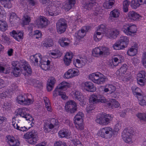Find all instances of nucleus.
<instances>
[{"label":"nucleus","instance_id":"c03bdc74","mask_svg":"<svg viewBox=\"0 0 146 146\" xmlns=\"http://www.w3.org/2000/svg\"><path fill=\"white\" fill-rule=\"evenodd\" d=\"M31 20L30 17L29 16L27 15H25L23 16V20L22 24L24 25L28 24L30 22Z\"/></svg>","mask_w":146,"mask_h":146},{"label":"nucleus","instance_id":"4468645a","mask_svg":"<svg viewBox=\"0 0 146 146\" xmlns=\"http://www.w3.org/2000/svg\"><path fill=\"white\" fill-rule=\"evenodd\" d=\"M42 55L39 53L36 54L34 55L31 56L30 57V61L35 66L38 65V62H41L42 60Z\"/></svg>","mask_w":146,"mask_h":146},{"label":"nucleus","instance_id":"c85d7f7f","mask_svg":"<svg viewBox=\"0 0 146 146\" xmlns=\"http://www.w3.org/2000/svg\"><path fill=\"white\" fill-rule=\"evenodd\" d=\"M59 137L60 138L69 137V133L68 129H63L58 132Z\"/></svg>","mask_w":146,"mask_h":146},{"label":"nucleus","instance_id":"a211bd4d","mask_svg":"<svg viewBox=\"0 0 146 146\" xmlns=\"http://www.w3.org/2000/svg\"><path fill=\"white\" fill-rule=\"evenodd\" d=\"M87 28L86 26L84 27L76 33L75 35L76 38L79 39L83 38L86 34V32L88 31Z\"/></svg>","mask_w":146,"mask_h":146},{"label":"nucleus","instance_id":"4be33fe9","mask_svg":"<svg viewBox=\"0 0 146 146\" xmlns=\"http://www.w3.org/2000/svg\"><path fill=\"white\" fill-rule=\"evenodd\" d=\"M110 28V27L108 28L105 25L101 24L98 26L97 31L98 32H100L101 34L102 33L105 34L107 36V34L108 33Z\"/></svg>","mask_w":146,"mask_h":146},{"label":"nucleus","instance_id":"3c124183","mask_svg":"<svg viewBox=\"0 0 146 146\" xmlns=\"http://www.w3.org/2000/svg\"><path fill=\"white\" fill-rule=\"evenodd\" d=\"M92 53L95 54L96 56H101V46L96 48L93 50Z\"/></svg>","mask_w":146,"mask_h":146},{"label":"nucleus","instance_id":"774afa93","mask_svg":"<svg viewBox=\"0 0 146 146\" xmlns=\"http://www.w3.org/2000/svg\"><path fill=\"white\" fill-rule=\"evenodd\" d=\"M74 146H83L80 141L77 140H74Z\"/></svg>","mask_w":146,"mask_h":146},{"label":"nucleus","instance_id":"473e14b6","mask_svg":"<svg viewBox=\"0 0 146 146\" xmlns=\"http://www.w3.org/2000/svg\"><path fill=\"white\" fill-rule=\"evenodd\" d=\"M74 97L75 98V100H84L86 99V96L80 94V92L78 91L75 92Z\"/></svg>","mask_w":146,"mask_h":146},{"label":"nucleus","instance_id":"338daca9","mask_svg":"<svg viewBox=\"0 0 146 146\" xmlns=\"http://www.w3.org/2000/svg\"><path fill=\"white\" fill-rule=\"evenodd\" d=\"M121 125V122L119 121H117V124L115 125V130L118 131L120 128Z\"/></svg>","mask_w":146,"mask_h":146},{"label":"nucleus","instance_id":"58836bf2","mask_svg":"<svg viewBox=\"0 0 146 146\" xmlns=\"http://www.w3.org/2000/svg\"><path fill=\"white\" fill-rule=\"evenodd\" d=\"M141 5L139 0H132L131 3L130 5L133 9H136Z\"/></svg>","mask_w":146,"mask_h":146},{"label":"nucleus","instance_id":"a878e982","mask_svg":"<svg viewBox=\"0 0 146 146\" xmlns=\"http://www.w3.org/2000/svg\"><path fill=\"white\" fill-rule=\"evenodd\" d=\"M110 102H109V101H107L106 103L107 104L106 106L109 108H111L112 109L114 108L118 107L120 104L117 101H110Z\"/></svg>","mask_w":146,"mask_h":146},{"label":"nucleus","instance_id":"c756f323","mask_svg":"<svg viewBox=\"0 0 146 146\" xmlns=\"http://www.w3.org/2000/svg\"><path fill=\"white\" fill-rule=\"evenodd\" d=\"M116 90L115 86L112 85H107L105 86L104 91L106 92H108L109 93L111 94L114 92Z\"/></svg>","mask_w":146,"mask_h":146},{"label":"nucleus","instance_id":"864d4df0","mask_svg":"<svg viewBox=\"0 0 146 146\" xmlns=\"http://www.w3.org/2000/svg\"><path fill=\"white\" fill-rule=\"evenodd\" d=\"M102 37V34L100 32L97 31L96 34H95L94 36V40L96 41H98L101 39Z\"/></svg>","mask_w":146,"mask_h":146},{"label":"nucleus","instance_id":"6e6d98bb","mask_svg":"<svg viewBox=\"0 0 146 146\" xmlns=\"http://www.w3.org/2000/svg\"><path fill=\"white\" fill-rule=\"evenodd\" d=\"M1 3L5 8L9 9L11 8L12 6L11 2L9 1H8L4 2L3 3H2V2H1Z\"/></svg>","mask_w":146,"mask_h":146},{"label":"nucleus","instance_id":"b1692460","mask_svg":"<svg viewBox=\"0 0 146 146\" xmlns=\"http://www.w3.org/2000/svg\"><path fill=\"white\" fill-rule=\"evenodd\" d=\"M140 17L139 14L133 11H129L127 17L128 19L134 21L139 19Z\"/></svg>","mask_w":146,"mask_h":146},{"label":"nucleus","instance_id":"412c9836","mask_svg":"<svg viewBox=\"0 0 146 146\" xmlns=\"http://www.w3.org/2000/svg\"><path fill=\"white\" fill-rule=\"evenodd\" d=\"M83 85L88 91L90 92H94L96 90V88L94 86L92 82H85L83 83Z\"/></svg>","mask_w":146,"mask_h":146},{"label":"nucleus","instance_id":"a19ab883","mask_svg":"<svg viewBox=\"0 0 146 146\" xmlns=\"http://www.w3.org/2000/svg\"><path fill=\"white\" fill-rule=\"evenodd\" d=\"M130 3V2L127 0H125L123 1V9L124 12H127L128 11V7Z\"/></svg>","mask_w":146,"mask_h":146},{"label":"nucleus","instance_id":"603ef678","mask_svg":"<svg viewBox=\"0 0 146 146\" xmlns=\"http://www.w3.org/2000/svg\"><path fill=\"white\" fill-rule=\"evenodd\" d=\"M118 40L113 44L112 46V47L114 50H119L123 49V48H122Z\"/></svg>","mask_w":146,"mask_h":146},{"label":"nucleus","instance_id":"6ab92c4d","mask_svg":"<svg viewBox=\"0 0 146 146\" xmlns=\"http://www.w3.org/2000/svg\"><path fill=\"white\" fill-rule=\"evenodd\" d=\"M119 33V31L117 30L110 28L107 36L109 38H115Z\"/></svg>","mask_w":146,"mask_h":146},{"label":"nucleus","instance_id":"423d86ee","mask_svg":"<svg viewBox=\"0 0 146 146\" xmlns=\"http://www.w3.org/2000/svg\"><path fill=\"white\" fill-rule=\"evenodd\" d=\"M38 133L35 131L28 132L24 135L25 138L28 139V142L31 144H35L38 140Z\"/></svg>","mask_w":146,"mask_h":146},{"label":"nucleus","instance_id":"680f3d73","mask_svg":"<svg viewBox=\"0 0 146 146\" xmlns=\"http://www.w3.org/2000/svg\"><path fill=\"white\" fill-rule=\"evenodd\" d=\"M55 82V78L53 77H51L49 78L47 83L54 86Z\"/></svg>","mask_w":146,"mask_h":146},{"label":"nucleus","instance_id":"052dcab7","mask_svg":"<svg viewBox=\"0 0 146 146\" xmlns=\"http://www.w3.org/2000/svg\"><path fill=\"white\" fill-rule=\"evenodd\" d=\"M108 80V78H106L105 76L103 77L99 78L98 82H97V84H102L105 82L106 81Z\"/></svg>","mask_w":146,"mask_h":146},{"label":"nucleus","instance_id":"79ce46f5","mask_svg":"<svg viewBox=\"0 0 146 146\" xmlns=\"http://www.w3.org/2000/svg\"><path fill=\"white\" fill-rule=\"evenodd\" d=\"M55 7L48 5L47 7V11H48L49 15L51 16L55 15L53 12L55 10Z\"/></svg>","mask_w":146,"mask_h":146},{"label":"nucleus","instance_id":"9b49d317","mask_svg":"<svg viewBox=\"0 0 146 146\" xmlns=\"http://www.w3.org/2000/svg\"><path fill=\"white\" fill-rule=\"evenodd\" d=\"M68 84L67 82L64 81L59 84L53 92V97H56L58 95L60 96L62 92L61 90H66Z\"/></svg>","mask_w":146,"mask_h":146},{"label":"nucleus","instance_id":"5fc2aeb1","mask_svg":"<svg viewBox=\"0 0 146 146\" xmlns=\"http://www.w3.org/2000/svg\"><path fill=\"white\" fill-rule=\"evenodd\" d=\"M75 3L68 1V3L66 4L65 7L68 10H69L74 6Z\"/></svg>","mask_w":146,"mask_h":146},{"label":"nucleus","instance_id":"cd10ccee","mask_svg":"<svg viewBox=\"0 0 146 146\" xmlns=\"http://www.w3.org/2000/svg\"><path fill=\"white\" fill-rule=\"evenodd\" d=\"M43 125V129L46 133L49 132L54 128L50 123L47 121H44Z\"/></svg>","mask_w":146,"mask_h":146},{"label":"nucleus","instance_id":"09e8293b","mask_svg":"<svg viewBox=\"0 0 146 146\" xmlns=\"http://www.w3.org/2000/svg\"><path fill=\"white\" fill-rule=\"evenodd\" d=\"M1 30L2 31H5L7 29V24L6 22L2 21L1 20Z\"/></svg>","mask_w":146,"mask_h":146},{"label":"nucleus","instance_id":"2f4dec72","mask_svg":"<svg viewBox=\"0 0 146 146\" xmlns=\"http://www.w3.org/2000/svg\"><path fill=\"white\" fill-rule=\"evenodd\" d=\"M101 56H107L109 55L110 54L109 48L107 47L101 46Z\"/></svg>","mask_w":146,"mask_h":146},{"label":"nucleus","instance_id":"13d9d810","mask_svg":"<svg viewBox=\"0 0 146 146\" xmlns=\"http://www.w3.org/2000/svg\"><path fill=\"white\" fill-rule=\"evenodd\" d=\"M21 70L18 67L14 68L12 72L15 76L17 77L20 74Z\"/></svg>","mask_w":146,"mask_h":146},{"label":"nucleus","instance_id":"e2e57ef3","mask_svg":"<svg viewBox=\"0 0 146 146\" xmlns=\"http://www.w3.org/2000/svg\"><path fill=\"white\" fill-rule=\"evenodd\" d=\"M45 103V107L48 111H51V108L50 103L49 101H44Z\"/></svg>","mask_w":146,"mask_h":146},{"label":"nucleus","instance_id":"37998d69","mask_svg":"<svg viewBox=\"0 0 146 146\" xmlns=\"http://www.w3.org/2000/svg\"><path fill=\"white\" fill-rule=\"evenodd\" d=\"M137 117L140 120L143 121H146V114L145 113H138L136 114Z\"/></svg>","mask_w":146,"mask_h":146},{"label":"nucleus","instance_id":"f8f14e48","mask_svg":"<svg viewBox=\"0 0 146 146\" xmlns=\"http://www.w3.org/2000/svg\"><path fill=\"white\" fill-rule=\"evenodd\" d=\"M137 82L141 86H143L146 81V72L144 71H140L137 74Z\"/></svg>","mask_w":146,"mask_h":146},{"label":"nucleus","instance_id":"39448f33","mask_svg":"<svg viewBox=\"0 0 146 146\" xmlns=\"http://www.w3.org/2000/svg\"><path fill=\"white\" fill-rule=\"evenodd\" d=\"M114 132V130L111 127H105L100 129L99 134L102 137L108 139L112 136Z\"/></svg>","mask_w":146,"mask_h":146},{"label":"nucleus","instance_id":"9d476101","mask_svg":"<svg viewBox=\"0 0 146 146\" xmlns=\"http://www.w3.org/2000/svg\"><path fill=\"white\" fill-rule=\"evenodd\" d=\"M122 30L127 35H131L136 33L137 28L136 26L134 25L127 24L123 26Z\"/></svg>","mask_w":146,"mask_h":146},{"label":"nucleus","instance_id":"ddd939ff","mask_svg":"<svg viewBox=\"0 0 146 146\" xmlns=\"http://www.w3.org/2000/svg\"><path fill=\"white\" fill-rule=\"evenodd\" d=\"M6 140L10 146H19L20 143L18 140L15 139V138L10 135L6 136Z\"/></svg>","mask_w":146,"mask_h":146},{"label":"nucleus","instance_id":"7c9ffc66","mask_svg":"<svg viewBox=\"0 0 146 146\" xmlns=\"http://www.w3.org/2000/svg\"><path fill=\"white\" fill-rule=\"evenodd\" d=\"M41 63L40 67L41 68L45 70H48L50 68V61L47 60L46 61H43Z\"/></svg>","mask_w":146,"mask_h":146},{"label":"nucleus","instance_id":"de8ad7c7","mask_svg":"<svg viewBox=\"0 0 146 146\" xmlns=\"http://www.w3.org/2000/svg\"><path fill=\"white\" fill-rule=\"evenodd\" d=\"M76 128L79 130H81L84 129V126L83 125V122H80V121L77 122H74Z\"/></svg>","mask_w":146,"mask_h":146},{"label":"nucleus","instance_id":"f704fd0d","mask_svg":"<svg viewBox=\"0 0 146 146\" xmlns=\"http://www.w3.org/2000/svg\"><path fill=\"white\" fill-rule=\"evenodd\" d=\"M120 15L119 11L118 9H115L110 12L109 18H111L112 17L115 18H118Z\"/></svg>","mask_w":146,"mask_h":146},{"label":"nucleus","instance_id":"7ed1b4c3","mask_svg":"<svg viewBox=\"0 0 146 146\" xmlns=\"http://www.w3.org/2000/svg\"><path fill=\"white\" fill-rule=\"evenodd\" d=\"M133 133L134 131L132 127H129L125 129L122 133V139L123 141L127 143H132V137Z\"/></svg>","mask_w":146,"mask_h":146},{"label":"nucleus","instance_id":"bb28decb","mask_svg":"<svg viewBox=\"0 0 146 146\" xmlns=\"http://www.w3.org/2000/svg\"><path fill=\"white\" fill-rule=\"evenodd\" d=\"M89 98V100H106L103 96L99 94H93L90 95Z\"/></svg>","mask_w":146,"mask_h":146},{"label":"nucleus","instance_id":"49530a36","mask_svg":"<svg viewBox=\"0 0 146 146\" xmlns=\"http://www.w3.org/2000/svg\"><path fill=\"white\" fill-rule=\"evenodd\" d=\"M132 88L133 93L134 95H136L137 96H142V94L140 92L141 90L139 88L137 87H133Z\"/></svg>","mask_w":146,"mask_h":146},{"label":"nucleus","instance_id":"c9c22d12","mask_svg":"<svg viewBox=\"0 0 146 146\" xmlns=\"http://www.w3.org/2000/svg\"><path fill=\"white\" fill-rule=\"evenodd\" d=\"M84 116V113L82 112H78L74 117L75 120L74 122L80 121V122H83L82 117Z\"/></svg>","mask_w":146,"mask_h":146},{"label":"nucleus","instance_id":"0eeeda50","mask_svg":"<svg viewBox=\"0 0 146 146\" xmlns=\"http://www.w3.org/2000/svg\"><path fill=\"white\" fill-rule=\"evenodd\" d=\"M113 118V115H112L106 114L97 118L96 121L101 125H106L110 122Z\"/></svg>","mask_w":146,"mask_h":146},{"label":"nucleus","instance_id":"ea45409f","mask_svg":"<svg viewBox=\"0 0 146 146\" xmlns=\"http://www.w3.org/2000/svg\"><path fill=\"white\" fill-rule=\"evenodd\" d=\"M49 122L53 128L58 126L60 124V122L58 121V120L54 118L50 119Z\"/></svg>","mask_w":146,"mask_h":146},{"label":"nucleus","instance_id":"72a5a7b5","mask_svg":"<svg viewBox=\"0 0 146 146\" xmlns=\"http://www.w3.org/2000/svg\"><path fill=\"white\" fill-rule=\"evenodd\" d=\"M115 1L114 0H106L103 5L106 8L110 9L114 5Z\"/></svg>","mask_w":146,"mask_h":146},{"label":"nucleus","instance_id":"aec40b11","mask_svg":"<svg viewBox=\"0 0 146 146\" xmlns=\"http://www.w3.org/2000/svg\"><path fill=\"white\" fill-rule=\"evenodd\" d=\"M118 40L123 49L127 47L129 43V40L128 38L127 37L121 36L120 39Z\"/></svg>","mask_w":146,"mask_h":146},{"label":"nucleus","instance_id":"0e129e2a","mask_svg":"<svg viewBox=\"0 0 146 146\" xmlns=\"http://www.w3.org/2000/svg\"><path fill=\"white\" fill-rule=\"evenodd\" d=\"M141 62L143 65L146 68V52L143 53Z\"/></svg>","mask_w":146,"mask_h":146},{"label":"nucleus","instance_id":"f257e3e1","mask_svg":"<svg viewBox=\"0 0 146 146\" xmlns=\"http://www.w3.org/2000/svg\"><path fill=\"white\" fill-rule=\"evenodd\" d=\"M16 114L15 117L14 116L12 118V125L14 128L18 130L20 127L18 125V124L16 123H14V120H15V118L18 116L26 119V120L28 121V123L31 125V127L33 126L34 125L35 120L30 114L27 113L24 111L22 108H19L16 111Z\"/></svg>","mask_w":146,"mask_h":146},{"label":"nucleus","instance_id":"5701e85b","mask_svg":"<svg viewBox=\"0 0 146 146\" xmlns=\"http://www.w3.org/2000/svg\"><path fill=\"white\" fill-rule=\"evenodd\" d=\"M10 72L9 66L5 63L1 62V73L5 74L9 73Z\"/></svg>","mask_w":146,"mask_h":146},{"label":"nucleus","instance_id":"69168bd1","mask_svg":"<svg viewBox=\"0 0 146 146\" xmlns=\"http://www.w3.org/2000/svg\"><path fill=\"white\" fill-rule=\"evenodd\" d=\"M54 146H67L66 143L64 142L59 141H57L54 144Z\"/></svg>","mask_w":146,"mask_h":146},{"label":"nucleus","instance_id":"bf43d9fd","mask_svg":"<svg viewBox=\"0 0 146 146\" xmlns=\"http://www.w3.org/2000/svg\"><path fill=\"white\" fill-rule=\"evenodd\" d=\"M69 72L73 77L78 76L79 74V72L78 70L76 71L74 69L69 70Z\"/></svg>","mask_w":146,"mask_h":146},{"label":"nucleus","instance_id":"e433bc0d","mask_svg":"<svg viewBox=\"0 0 146 146\" xmlns=\"http://www.w3.org/2000/svg\"><path fill=\"white\" fill-rule=\"evenodd\" d=\"M68 40V39L64 37H62L59 39L58 42L62 46L64 47L69 45V43L67 42Z\"/></svg>","mask_w":146,"mask_h":146},{"label":"nucleus","instance_id":"a18cd8bd","mask_svg":"<svg viewBox=\"0 0 146 146\" xmlns=\"http://www.w3.org/2000/svg\"><path fill=\"white\" fill-rule=\"evenodd\" d=\"M90 79L93 81L94 82L97 84V82L98 81L99 78L98 76H96L95 74L92 73L90 74L89 75Z\"/></svg>","mask_w":146,"mask_h":146},{"label":"nucleus","instance_id":"4c0bfd02","mask_svg":"<svg viewBox=\"0 0 146 146\" xmlns=\"http://www.w3.org/2000/svg\"><path fill=\"white\" fill-rule=\"evenodd\" d=\"M127 65L126 64H123L122 66H121L120 68L117 71L116 74L118 75L125 74L127 70Z\"/></svg>","mask_w":146,"mask_h":146},{"label":"nucleus","instance_id":"6e6552de","mask_svg":"<svg viewBox=\"0 0 146 146\" xmlns=\"http://www.w3.org/2000/svg\"><path fill=\"white\" fill-rule=\"evenodd\" d=\"M56 27L57 31L59 34L64 33L67 27L66 21L63 18L60 19L56 23Z\"/></svg>","mask_w":146,"mask_h":146},{"label":"nucleus","instance_id":"20e7f679","mask_svg":"<svg viewBox=\"0 0 146 146\" xmlns=\"http://www.w3.org/2000/svg\"><path fill=\"white\" fill-rule=\"evenodd\" d=\"M80 104L82 106H84L86 104V101H80ZM105 101H87L88 104L86 108V111L88 113H90L92 110L95 108L96 104L100 102L106 103Z\"/></svg>","mask_w":146,"mask_h":146},{"label":"nucleus","instance_id":"2eb2a0df","mask_svg":"<svg viewBox=\"0 0 146 146\" xmlns=\"http://www.w3.org/2000/svg\"><path fill=\"white\" fill-rule=\"evenodd\" d=\"M10 35L18 41H20L21 39H22L23 38V31L17 32L15 30H13L10 33Z\"/></svg>","mask_w":146,"mask_h":146},{"label":"nucleus","instance_id":"f3484780","mask_svg":"<svg viewBox=\"0 0 146 146\" xmlns=\"http://www.w3.org/2000/svg\"><path fill=\"white\" fill-rule=\"evenodd\" d=\"M96 3L95 0H88L83 3L82 6L85 9L91 10Z\"/></svg>","mask_w":146,"mask_h":146},{"label":"nucleus","instance_id":"393cba45","mask_svg":"<svg viewBox=\"0 0 146 146\" xmlns=\"http://www.w3.org/2000/svg\"><path fill=\"white\" fill-rule=\"evenodd\" d=\"M42 44L44 47L48 48L52 46L54 43L52 39L50 38H47L42 41Z\"/></svg>","mask_w":146,"mask_h":146},{"label":"nucleus","instance_id":"dca6fc26","mask_svg":"<svg viewBox=\"0 0 146 146\" xmlns=\"http://www.w3.org/2000/svg\"><path fill=\"white\" fill-rule=\"evenodd\" d=\"M47 19L44 17L40 16L39 19L36 21V24L39 27H45L48 24Z\"/></svg>","mask_w":146,"mask_h":146},{"label":"nucleus","instance_id":"8fccbe9b","mask_svg":"<svg viewBox=\"0 0 146 146\" xmlns=\"http://www.w3.org/2000/svg\"><path fill=\"white\" fill-rule=\"evenodd\" d=\"M137 50L133 46H132L131 48L127 51V54L128 55L131 56H133L136 54Z\"/></svg>","mask_w":146,"mask_h":146},{"label":"nucleus","instance_id":"4d7b16f0","mask_svg":"<svg viewBox=\"0 0 146 146\" xmlns=\"http://www.w3.org/2000/svg\"><path fill=\"white\" fill-rule=\"evenodd\" d=\"M17 102L18 104L22 106H26L30 105L31 103H33V101H17Z\"/></svg>","mask_w":146,"mask_h":146},{"label":"nucleus","instance_id":"1a4fd4ad","mask_svg":"<svg viewBox=\"0 0 146 146\" xmlns=\"http://www.w3.org/2000/svg\"><path fill=\"white\" fill-rule=\"evenodd\" d=\"M65 108L66 111L71 113L75 112L78 108L77 104L74 101H68Z\"/></svg>","mask_w":146,"mask_h":146},{"label":"nucleus","instance_id":"f03ea898","mask_svg":"<svg viewBox=\"0 0 146 146\" xmlns=\"http://www.w3.org/2000/svg\"><path fill=\"white\" fill-rule=\"evenodd\" d=\"M13 66L14 68L19 67L22 70H23L29 74L32 73L31 69L28 62L24 60H21L19 62L18 61H13Z\"/></svg>","mask_w":146,"mask_h":146}]
</instances>
